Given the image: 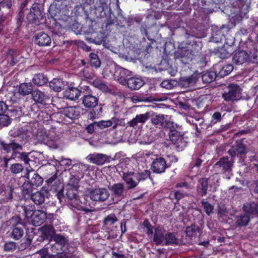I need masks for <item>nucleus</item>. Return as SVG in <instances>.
Segmentation results:
<instances>
[{
    "label": "nucleus",
    "mask_w": 258,
    "mask_h": 258,
    "mask_svg": "<svg viewBox=\"0 0 258 258\" xmlns=\"http://www.w3.org/2000/svg\"><path fill=\"white\" fill-rule=\"evenodd\" d=\"M24 170V167L20 163H14L11 165V172L14 174H19Z\"/></svg>",
    "instance_id": "obj_62"
},
{
    "label": "nucleus",
    "mask_w": 258,
    "mask_h": 258,
    "mask_svg": "<svg viewBox=\"0 0 258 258\" xmlns=\"http://www.w3.org/2000/svg\"><path fill=\"white\" fill-rule=\"evenodd\" d=\"M25 13L24 12L19 11L16 17V28L15 30L19 31L24 22Z\"/></svg>",
    "instance_id": "obj_50"
},
{
    "label": "nucleus",
    "mask_w": 258,
    "mask_h": 258,
    "mask_svg": "<svg viewBox=\"0 0 258 258\" xmlns=\"http://www.w3.org/2000/svg\"><path fill=\"white\" fill-rule=\"evenodd\" d=\"M81 73L86 79H92L95 76L93 70L89 66H87L82 69L81 71Z\"/></svg>",
    "instance_id": "obj_56"
},
{
    "label": "nucleus",
    "mask_w": 258,
    "mask_h": 258,
    "mask_svg": "<svg viewBox=\"0 0 258 258\" xmlns=\"http://www.w3.org/2000/svg\"><path fill=\"white\" fill-rule=\"evenodd\" d=\"M125 23L128 28H136L139 26L142 21V18L140 16H129L127 18H124Z\"/></svg>",
    "instance_id": "obj_38"
},
{
    "label": "nucleus",
    "mask_w": 258,
    "mask_h": 258,
    "mask_svg": "<svg viewBox=\"0 0 258 258\" xmlns=\"http://www.w3.org/2000/svg\"><path fill=\"white\" fill-rule=\"evenodd\" d=\"M208 184V179L207 178H202L198 180L196 186V191L198 196L203 197L207 195Z\"/></svg>",
    "instance_id": "obj_28"
},
{
    "label": "nucleus",
    "mask_w": 258,
    "mask_h": 258,
    "mask_svg": "<svg viewBox=\"0 0 258 258\" xmlns=\"http://www.w3.org/2000/svg\"><path fill=\"white\" fill-rule=\"evenodd\" d=\"M53 224V223L50 225H44L41 228L42 236L44 239L52 240L54 235L56 234Z\"/></svg>",
    "instance_id": "obj_30"
},
{
    "label": "nucleus",
    "mask_w": 258,
    "mask_h": 258,
    "mask_svg": "<svg viewBox=\"0 0 258 258\" xmlns=\"http://www.w3.org/2000/svg\"><path fill=\"white\" fill-rule=\"evenodd\" d=\"M178 239L174 232H167L165 233L164 237V245H173L177 244Z\"/></svg>",
    "instance_id": "obj_42"
},
{
    "label": "nucleus",
    "mask_w": 258,
    "mask_h": 258,
    "mask_svg": "<svg viewBox=\"0 0 258 258\" xmlns=\"http://www.w3.org/2000/svg\"><path fill=\"white\" fill-rule=\"evenodd\" d=\"M63 183L61 182L59 179L58 181H56L52 185H50L48 188L50 191L53 192H56V194L60 192L62 190V188L64 187Z\"/></svg>",
    "instance_id": "obj_52"
},
{
    "label": "nucleus",
    "mask_w": 258,
    "mask_h": 258,
    "mask_svg": "<svg viewBox=\"0 0 258 258\" xmlns=\"http://www.w3.org/2000/svg\"><path fill=\"white\" fill-rule=\"evenodd\" d=\"M54 215L47 213L43 210H37L34 211L33 215L31 218V221L32 224L35 226H40L47 220L48 223L53 224V220L54 219Z\"/></svg>",
    "instance_id": "obj_10"
},
{
    "label": "nucleus",
    "mask_w": 258,
    "mask_h": 258,
    "mask_svg": "<svg viewBox=\"0 0 258 258\" xmlns=\"http://www.w3.org/2000/svg\"><path fill=\"white\" fill-rule=\"evenodd\" d=\"M248 52L246 48L244 50L236 51L232 56V62L236 65H241L248 60Z\"/></svg>",
    "instance_id": "obj_27"
},
{
    "label": "nucleus",
    "mask_w": 258,
    "mask_h": 258,
    "mask_svg": "<svg viewBox=\"0 0 258 258\" xmlns=\"http://www.w3.org/2000/svg\"><path fill=\"white\" fill-rule=\"evenodd\" d=\"M203 45L200 41H193L191 44L184 48L178 50L175 53L176 56L180 58V61L184 64H189L195 59L202 66H206V56L202 52Z\"/></svg>",
    "instance_id": "obj_1"
},
{
    "label": "nucleus",
    "mask_w": 258,
    "mask_h": 258,
    "mask_svg": "<svg viewBox=\"0 0 258 258\" xmlns=\"http://www.w3.org/2000/svg\"><path fill=\"white\" fill-rule=\"evenodd\" d=\"M28 179L30 183L35 188H36L42 185L43 182V178L40 176L37 173L34 172L30 178V173H28Z\"/></svg>",
    "instance_id": "obj_43"
},
{
    "label": "nucleus",
    "mask_w": 258,
    "mask_h": 258,
    "mask_svg": "<svg viewBox=\"0 0 258 258\" xmlns=\"http://www.w3.org/2000/svg\"><path fill=\"white\" fill-rule=\"evenodd\" d=\"M117 17L112 12L111 9L109 8L108 15L107 16L105 20L106 25H110L113 24L117 22Z\"/></svg>",
    "instance_id": "obj_64"
},
{
    "label": "nucleus",
    "mask_w": 258,
    "mask_h": 258,
    "mask_svg": "<svg viewBox=\"0 0 258 258\" xmlns=\"http://www.w3.org/2000/svg\"><path fill=\"white\" fill-rule=\"evenodd\" d=\"M109 196L107 189L105 188H98L92 189L89 192L90 199L95 202H103L107 200Z\"/></svg>",
    "instance_id": "obj_18"
},
{
    "label": "nucleus",
    "mask_w": 258,
    "mask_h": 258,
    "mask_svg": "<svg viewBox=\"0 0 258 258\" xmlns=\"http://www.w3.org/2000/svg\"><path fill=\"white\" fill-rule=\"evenodd\" d=\"M201 204L205 212L208 215H210L213 212L214 207L205 199H203L201 200Z\"/></svg>",
    "instance_id": "obj_59"
},
{
    "label": "nucleus",
    "mask_w": 258,
    "mask_h": 258,
    "mask_svg": "<svg viewBox=\"0 0 258 258\" xmlns=\"http://www.w3.org/2000/svg\"><path fill=\"white\" fill-rule=\"evenodd\" d=\"M34 43L39 46H48L51 43V39L47 33L40 32L35 35Z\"/></svg>",
    "instance_id": "obj_26"
},
{
    "label": "nucleus",
    "mask_w": 258,
    "mask_h": 258,
    "mask_svg": "<svg viewBox=\"0 0 258 258\" xmlns=\"http://www.w3.org/2000/svg\"><path fill=\"white\" fill-rule=\"evenodd\" d=\"M81 108L79 106H68L61 109L60 113L71 120L76 119L80 115Z\"/></svg>",
    "instance_id": "obj_19"
},
{
    "label": "nucleus",
    "mask_w": 258,
    "mask_h": 258,
    "mask_svg": "<svg viewBox=\"0 0 258 258\" xmlns=\"http://www.w3.org/2000/svg\"><path fill=\"white\" fill-rule=\"evenodd\" d=\"M186 233L189 237H197L200 235V228L195 225H191L186 228Z\"/></svg>",
    "instance_id": "obj_49"
},
{
    "label": "nucleus",
    "mask_w": 258,
    "mask_h": 258,
    "mask_svg": "<svg viewBox=\"0 0 258 258\" xmlns=\"http://www.w3.org/2000/svg\"><path fill=\"white\" fill-rule=\"evenodd\" d=\"M215 69L218 77L223 78L229 75L233 70V66L231 64H218L215 66Z\"/></svg>",
    "instance_id": "obj_29"
},
{
    "label": "nucleus",
    "mask_w": 258,
    "mask_h": 258,
    "mask_svg": "<svg viewBox=\"0 0 258 258\" xmlns=\"http://www.w3.org/2000/svg\"><path fill=\"white\" fill-rule=\"evenodd\" d=\"M108 188L111 192L112 197L113 198H116L117 201L122 199L125 194L124 184L122 183H117L109 185Z\"/></svg>",
    "instance_id": "obj_21"
},
{
    "label": "nucleus",
    "mask_w": 258,
    "mask_h": 258,
    "mask_svg": "<svg viewBox=\"0 0 258 258\" xmlns=\"http://www.w3.org/2000/svg\"><path fill=\"white\" fill-rule=\"evenodd\" d=\"M150 171L147 170L141 172L127 171L123 172L122 179L127 185V189H132L136 187L140 182L150 177Z\"/></svg>",
    "instance_id": "obj_3"
},
{
    "label": "nucleus",
    "mask_w": 258,
    "mask_h": 258,
    "mask_svg": "<svg viewBox=\"0 0 258 258\" xmlns=\"http://www.w3.org/2000/svg\"><path fill=\"white\" fill-rule=\"evenodd\" d=\"M91 91L87 92L82 98V104L84 106L89 109H92L90 112L91 116L95 118L100 115L102 112L101 104L98 106L99 99L95 96L91 94Z\"/></svg>",
    "instance_id": "obj_5"
},
{
    "label": "nucleus",
    "mask_w": 258,
    "mask_h": 258,
    "mask_svg": "<svg viewBox=\"0 0 258 258\" xmlns=\"http://www.w3.org/2000/svg\"><path fill=\"white\" fill-rule=\"evenodd\" d=\"M33 85L31 83H21L19 86L18 92L20 94L23 96H26L29 94L32 93Z\"/></svg>",
    "instance_id": "obj_41"
},
{
    "label": "nucleus",
    "mask_w": 258,
    "mask_h": 258,
    "mask_svg": "<svg viewBox=\"0 0 258 258\" xmlns=\"http://www.w3.org/2000/svg\"><path fill=\"white\" fill-rule=\"evenodd\" d=\"M228 153L234 160L236 157L238 158L239 162L244 161L247 150L246 146L242 140L236 141L235 144L232 145L228 151Z\"/></svg>",
    "instance_id": "obj_8"
},
{
    "label": "nucleus",
    "mask_w": 258,
    "mask_h": 258,
    "mask_svg": "<svg viewBox=\"0 0 258 258\" xmlns=\"http://www.w3.org/2000/svg\"><path fill=\"white\" fill-rule=\"evenodd\" d=\"M52 252L54 254H48L47 249H42L37 252L39 254L38 258H67L66 255L68 254L61 249L56 250L50 248Z\"/></svg>",
    "instance_id": "obj_22"
},
{
    "label": "nucleus",
    "mask_w": 258,
    "mask_h": 258,
    "mask_svg": "<svg viewBox=\"0 0 258 258\" xmlns=\"http://www.w3.org/2000/svg\"><path fill=\"white\" fill-rule=\"evenodd\" d=\"M24 234V225L20 223H17L13 225L10 236L12 238L19 240H21Z\"/></svg>",
    "instance_id": "obj_31"
},
{
    "label": "nucleus",
    "mask_w": 258,
    "mask_h": 258,
    "mask_svg": "<svg viewBox=\"0 0 258 258\" xmlns=\"http://www.w3.org/2000/svg\"><path fill=\"white\" fill-rule=\"evenodd\" d=\"M227 91L222 94V97L226 101H233L237 100L240 93L241 89L238 85L235 84H230L227 88Z\"/></svg>",
    "instance_id": "obj_14"
},
{
    "label": "nucleus",
    "mask_w": 258,
    "mask_h": 258,
    "mask_svg": "<svg viewBox=\"0 0 258 258\" xmlns=\"http://www.w3.org/2000/svg\"><path fill=\"white\" fill-rule=\"evenodd\" d=\"M78 188L77 185L68 183L62 188V191L56 195L57 198L60 202L66 199L70 200L77 199L78 197Z\"/></svg>",
    "instance_id": "obj_9"
},
{
    "label": "nucleus",
    "mask_w": 258,
    "mask_h": 258,
    "mask_svg": "<svg viewBox=\"0 0 258 258\" xmlns=\"http://www.w3.org/2000/svg\"><path fill=\"white\" fill-rule=\"evenodd\" d=\"M32 81L36 86H42L47 83L48 78L44 73H39L34 75Z\"/></svg>",
    "instance_id": "obj_36"
},
{
    "label": "nucleus",
    "mask_w": 258,
    "mask_h": 258,
    "mask_svg": "<svg viewBox=\"0 0 258 258\" xmlns=\"http://www.w3.org/2000/svg\"><path fill=\"white\" fill-rule=\"evenodd\" d=\"M244 48H246L248 55V60L253 63H258V49L256 43L252 40H248L245 42Z\"/></svg>",
    "instance_id": "obj_15"
},
{
    "label": "nucleus",
    "mask_w": 258,
    "mask_h": 258,
    "mask_svg": "<svg viewBox=\"0 0 258 258\" xmlns=\"http://www.w3.org/2000/svg\"><path fill=\"white\" fill-rule=\"evenodd\" d=\"M151 111H146L145 113L137 114L136 117L139 123H145L147 120L150 119Z\"/></svg>",
    "instance_id": "obj_63"
},
{
    "label": "nucleus",
    "mask_w": 258,
    "mask_h": 258,
    "mask_svg": "<svg viewBox=\"0 0 258 258\" xmlns=\"http://www.w3.org/2000/svg\"><path fill=\"white\" fill-rule=\"evenodd\" d=\"M31 96L35 103L43 105L48 104L50 98L48 94L38 89L33 91Z\"/></svg>",
    "instance_id": "obj_20"
},
{
    "label": "nucleus",
    "mask_w": 258,
    "mask_h": 258,
    "mask_svg": "<svg viewBox=\"0 0 258 258\" xmlns=\"http://www.w3.org/2000/svg\"><path fill=\"white\" fill-rule=\"evenodd\" d=\"M104 38L103 34L100 32L91 34L90 39L92 40V42L96 44H100L103 41Z\"/></svg>",
    "instance_id": "obj_55"
},
{
    "label": "nucleus",
    "mask_w": 258,
    "mask_h": 258,
    "mask_svg": "<svg viewBox=\"0 0 258 258\" xmlns=\"http://www.w3.org/2000/svg\"><path fill=\"white\" fill-rule=\"evenodd\" d=\"M89 60L90 66L96 69L99 68L101 66V60L98 55L94 52H91L89 55Z\"/></svg>",
    "instance_id": "obj_45"
},
{
    "label": "nucleus",
    "mask_w": 258,
    "mask_h": 258,
    "mask_svg": "<svg viewBox=\"0 0 258 258\" xmlns=\"http://www.w3.org/2000/svg\"><path fill=\"white\" fill-rule=\"evenodd\" d=\"M154 99L153 97H145L141 95H134L132 97V101L135 103L139 102H151L154 101Z\"/></svg>",
    "instance_id": "obj_53"
},
{
    "label": "nucleus",
    "mask_w": 258,
    "mask_h": 258,
    "mask_svg": "<svg viewBox=\"0 0 258 258\" xmlns=\"http://www.w3.org/2000/svg\"><path fill=\"white\" fill-rule=\"evenodd\" d=\"M215 54L222 59H226L229 57L230 53H229L224 47H219L215 49Z\"/></svg>",
    "instance_id": "obj_54"
},
{
    "label": "nucleus",
    "mask_w": 258,
    "mask_h": 258,
    "mask_svg": "<svg viewBox=\"0 0 258 258\" xmlns=\"http://www.w3.org/2000/svg\"><path fill=\"white\" fill-rule=\"evenodd\" d=\"M218 77L216 70L215 71H207L202 75V80L204 83H210L214 81Z\"/></svg>",
    "instance_id": "obj_44"
},
{
    "label": "nucleus",
    "mask_w": 258,
    "mask_h": 258,
    "mask_svg": "<svg viewBox=\"0 0 258 258\" xmlns=\"http://www.w3.org/2000/svg\"><path fill=\"white\" fill-rule=\"evenodd\" d=\"M10 123L11 120L8 115L5 113L0 114V128L8 126Z\"/></svg>",
    "instance_id": "obj_61"
},
{
    "label": "nucleus",
    "mask_w": 258,
    "mask_h": 258,
    "mask_svg": "<svg viewBox=\"0 0 258 258\" xmlns=\"http://www.w3.org/2000/svg\"><path fill=\"white\" fill-rule=\"evenodd\" d=\"M150 121L155 127L159 129L167 130L173 127V122L169 120L166 115L153 111H151Z\"/></svg>",
    "instance_id": "obj_7"
},
{
    "label": "nucleus",
    "mask_w": 258,
    "mask_h": 258,
    "mask_svg": "<svg viewBox=\"0 0 258 258\" xmlns=\"http://www.w3.org/2000/svg\"><path fill=\"white\" fill-rule=\"evenodd\" d=\"M195 83L192 77H183L180 79L179 84L182 87L187 88L192 86Z\"/></svg>",
    "instance_id": "obj_51"
},
{
    "label": "nucleus",
    "mask_w": 258,
    "mask_h": 258,
    "mask_svg": "<svg viewBox=\"0 0 258 258\" xmlns=\"http://www.w3.org/2000/svg\"><path fill=\"white\" fill-rule=\"evenodd\" d=\"M92 85L94 87L103 92H109L110 91L108 86L100 80H94L92 82Z\"/></svg>",
    "instance_id": "obj_47"
},
{
    "label": "nucleus",
    "mask_w": 258,
    "mask_h": 258,
    "mask_svg": "<svg viewBox=\"0 0 258 258\" xmlns=\"http://www.w3.org/2000/svg\"><path fill=\"white\" fill-rule=\"evenodd\" d=\"M48 193L46 190H41L31 194V199L36 205H41L44 203L45 199Z\"/></svg>",
    "instance_id": "obj_33"
},
{
    "label": "nucleus",
    "mask_w": 258,
    "mask_h": 258,
    "mask_svg": "<svg viewBox=\"0 0 258 258\" xmlns=\"http://www.w3.org/2000/svg\"><path fill=\"white\" fill-rule=\"evenodd\" d=\"M87 159L91 163L97 165H103L106 162H110L114 160L115 158L101 153L90 154L87 157Z\"/></svg>",
    "instance_id": "obj_17"
},
{
    "label": "nucleus",
    "mask_w": 258,
    "mask_h": 258,
    "mask_svg": "<svg viewBox=\"0 0 258 258\" xmlns=\"http://www.w3.org/2000/svg\"><path fill=\"white\" fill-rule=\"evenodd\" d=\"M223 28L216 26L212 29V41L216 43L220 42L225 39Z\"/></svg>",
    "instance_id": "obj_34"
},
{
    "label": "nucleus",
    "mask_w": 258,
    "mask_h": 258,
    "mask_svg": "<svg viewBox=\"0 0 258 258\" xmlns=\"http://www.w3.org/2000/svg\"><path fill=\"white\" fill-rule=\"evenodd\" d=\"M7 58L10 66H15L19 61V57L16 50L10 49L7 52Z\"/></svg>",
    "instance_id": "obj_39"
},
{
    "label": "nucleus",
    "mask_w": 258,
    "mask_h": 258,
    "mask_svg": "<svg viewBox=\"0 0 258 258\" xmlns=\"http://www.w3.org/2000/svg\"><path fill=\"white\" fill-rule=\"evenodd\" d=\"M21 208L24 212L23 214L25 218H32L34 211L36 210L35 206L33 205H24Z\"/></svg>",
    "instance_id": "obj_46"
},
{
    "label": "nucleus",
    "mask_w": 258,
    "mask_h": 258,
    "mask_svg": "<svg viewBox=\"0 0 258 258\" xmlns=\"http://www.w3.org/2000/svg\"><path fill=\"white\" fill-rule=\"evenodd\" d=\"M0 147L7 153H9L12 151L11 159L23 161L25 164H29L30 161L29 157V153L21 152L23 150L22 143H18L16 139L11 140L9 143L4 141H1Z\"/></svg>",
    "instance_id": "obj_2"
},
{
    "label": "nucleus",
    "mask_w": 258,
    "mask_h": 258,
    "mask_svg": "<svg viewBox=\"0 0 258 258\" xmlns=\"http://www.w3.org/2000/svg\"><path fill=\"white\" fill-rule=\"evenodd\" d=\"M243 209L246 214L258 215V203L253 202L246 203L244 204Z\"/></svg>",
    "instance_id": "obj_40"
},
{
    "label": "nucleus",
    "mask_w": 258,
    "mask_h": 258,
    "mask_svg": "<svg viewBox=\"0 0 258 258\" xmlns=\"http://www.w3.org/2000/svg\"><path fill=\"white\" fill-rule=\"evenodd\" d=\"M165 233L166 230L163 227L160 226L155 227L152 242L157 246L163 244L164 242Z\"/></svg>",
    "instance_id": "obj_25"
},
{
    "label": "nucleus",
    "mask_w": 258,
    "mask_h": 258,
    "mask_svg": "<svg viewBox=\"0 0 258 258\" xmlns=\"http://www.w3.org/2000/svg\"><path fill=\"white\" fill-rule=\"evenodd\" d=\"M118 219L114 213H111L106 216L103 219L102 229L105 230L109 233L108 239L110 237L115 238L120 233L119 227L117 223Z\"/></svg>",
    "instance_id": "obj_4"
},
{
    "label": "nucleus",
    "mask_w": 258,
    "mask_h": 258,
    "mask_svg": "<svg viewBox=\"0 0 258 258\" xmlns=\"http://www.w3.org/2000/svg\"><path fill=\"white\" fill-rule=\"evenodd\" d=\"M95 123L96 124V130H103L112 125V122L110 120H101L98 122H95Z\"/></svg>",
    "instance_id": "obj_57"
},
{
    "label": "nucleus",
    "mask_w": 258,
    "mask_h": 258,
    "mask_svg": "<svg viewBox=\"0 0 258 258\" xmlns=\"http://www.w3.org/2000/svg\"><path fill=\"white\" fill-rule=\"evenodd\" d=\"M222 119L221 113L219 111L215 112L212 115L209 126H212L217 123L220 122Z\"/></svg>",
    "instance_id": "obj_60"
},
{
    "label": "nucleus",
    "mask_w": 258,
    "mask_h": 258,
    "mask_svg": "<svg viewBox=\"0 0 258 258\" xmlns=\"http://www.w3.org/2000/svg\"><path fill=\"white\" fill-rule=\"evenodd\" d=\"M94 10L99 12H103L104 10L105 3L104 0H83Z\"/></svg>",
    "instance_id": "obj_37"
},
{
    "label": "nucleus",
    "mask_w": 258,
    "mask_h": 258,
    "mask_svg": "<svg viewBox=\"0 0 258 258\" xmlns=\"http://www.w3.org/2000/svg\"><path fill=\"white\" fill-rule=\"evenodd\" d=\"M131 76L132 72L120 66L116 67L113 75L114 79L123 85H125L128 78Z\"/></svg>",
    "instance_id": "obj_16"
},
{
    "label": "nucleus",
    "mask_w": 258,
    "mask_h": 258,
    "mask_svg": "<svg viewBox=\"0 0 258 258\" xmlns=\"http://www.w3.org/2000/svg\"><path fill=\"white\" fill-rule=\"evenodd\" d=\"M52 240L55 241V243L51 245L50 248L56 250L60 249L69 254H73L76 250V248L71 246L68 238L63 235L56 234Z\"/></svg>",
    "instance_id": "obj_6"
},
{
    "label": "nucleus",
    "mask_w": 258,
    "mask_h": 258,
    "mask_svg": "<svg viewBox=\"0 0 258 258\" xmlns=\"http://www.w3.org/2000/svg\"><path fill=\"white\" fill-rule=\"evenodd\" d=\"M167 167L165 160L163 157L156 158L153 161L151 164L152 171L156 173L164 172Z\"/></svg>",
    "instance_id": "obj_23"
},
{
    "label": "nucleus",
    "mask_w": 258,
    "mask_h": 258,
    "mask_svg": "<svg viewBox=\"0 0 258 258\" xmlns=\"http://www.w3.org/2000/svg\"><path fill=\"white\" fill-rule=\"evenodd\" d=\"M81 91L71 84L63 92V97L70 100H76L81 95Z\"/></svg>",
    "instance_id": "obj_24"
},
{
    "label": "nucleus",
    "mask_w": 258,
    "mask_h": 258,
    "mask_svg": "<svg viewBox=\"0 0 258 258\" xmlns=\"http://www.w3.org/2000/svg\"><path fill=\"white\" fill-rule=\"evenodd\" d=\"M27 20L30 24L38 25L43 19V15L39 8L38 4H33L29 13L27 15Z\"/></svg>",
    "instance_id": "obj_12"
},
{
    "label": "nucleus",
    "mask_w": 258,
    "mask_h": 258,
    "mask_svg": "<svg viewBox=\"0 0 258 258\" xmlns=\"http://www.w3.org/2000/svg\"><path fill=\"white\" fill-rule=\"evenodd\" d=\"M22 187L24 194H28L30 195L32 194L31 192L33 189L35 188V187L31 184L30 181L29 180L28 181H25L22 185Z\"/></svg>",
    "instance_id": "obj_58"
},
{
    "label": "nucleus",
    "mask_w": 258,
    "mask_h": 258,
    "mask_svg": "<svg viewBox=\"0 0 258 258\" xmlns=\"http://www.w3.org/2000/svg\"><path fill=\"white\" fill-rule=\"evenodd\" d=\"M168 129L169 131L168 134L171 142L178 149L182 150L186 145L183 135L175 130L174 124L173 128Z\"/></svg>",
    "instance_id": "obj_13"
},
{
    "label": "nucleus",
    "mask_w": 258,
    "mask_h": 258,
    "mask_svg": "<svg viewBox=\"0 0 258 258\" xmlns=\"http://www.w3.org/2000/svg\"><path fill=\"white\" fill-rule=\"evenodd\" d=\"M65 87L64 81L62 79L54 78L49 82L50 88L55 92H60Z\"/></svg>",
    "instance_id": "obj_35"
},
{
    "label": "nucleus",
    "mask_w": 258,
    "mask_h": 258,
    "mask_svg": "<svg viewBox=\"0 0 258 258\" xmlns=\"http://www.w3.org/2000/svg\"><path fill=\"white\" fill-rule=\"evenodd\" d=\"M126 82L125 85H127L128 88L132 90H138L145 84L144 80L141 78L132 76L128 78Z\"/></svg>",
    "instance_id": "obj_32"
},
{
    "label": "nucleus",
    "mask_w": 258,
    "mask_h": 258,
    "mask_svg": "<svg viewBox=\"0 0 258 258\" xmlns=\"http://www.w3.org/2000/svg\"><path fill=\"white\" fill-rule=\"evenodd\" d=\"M250 220L249 216L247 214H241L237 217L236 220V224L239 227L246 225Z\"/></svg>",
    "instance_id": "obj_48"
},
{
    "label": "nucleus",
    "mask_w": 258,
    "mask_h": 258,
    "mask_svg": "<svg viewBox=\"0 0 258 258\" xmlns=\"http://www.w3.org/2000/svg\"><path fill=\"white\" fill-rule=\"evenodd\" d=\"M233 162L234 160L230 159L229 157L223 156L214 164V167L219 173L229 174L232 171Z\"/></svg>",
    "instance_id": "obj_11"
}]
</instances>
